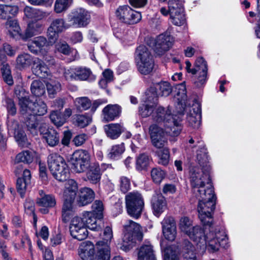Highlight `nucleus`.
I'll return each mask as SVG.
<instances>
[{"instance_id": "f257e3e1", "label": "nucleus", "mask_w": 260, "mask_h": 260, "mask_svg": "<svg viewBox=\"0 0 260 260\" xmlns=\"http://www.w3.org/2000/svg\"><path fill=\"white\" fill-rule=\"evenodd\" d=\"M211 225H208V229L195 225L187 235L200 247L206 246L209 252L214 253L218 251L220 246L228 247V239L224 230L214 229Z\"/></svg>"}, {"instance_id": "f03ea898", "label": "nucleus", "mask_w": 260, "mask_h": 260, "mask_svg": "<svg viewBox=\"0 0 260 260\" xmlns=\"http://www.w3.org/2000/svg\"><path fill=\"white\" fill-rule=\"evenodd\" d=\"M207 192L200 196H194L198 200L199 217L204 225H210L213 223V213L215 209L216 197L213 187L209 185Z\"/></svg>"}, {"instance_id": "7ed1b4c3", "label": "nucleus", "mask_w": 260, "mask_h": 260, "mask_svg": "<svg viewBox=\"0 0 260 260\" xmlns=\"http://www.w3.org/2000/svg\"><path fill=\"white\" fill-rule=\"evenodd\" d=\"M171 114L169 108L167 110L164 108H159L153 115V121L165 127V132L166 134L175 137L178 136L182 130L180 124L181 117L178 116L176 118V115L173 116Z\"/></svg>"}, {"instance_id": "20e7f679", "label": "nucleus", "mask_w": 260, "mask_h": 260, "mask_svg": "<svg viewBox=\"0 0 260 260\" xmlns=\"http://www.w3.org/2000/svg\"><path fill=\"white\" fill-rule=\"evenodd\" d=\"M209 171L201 169L198 167L192 168L190 170V181L193 196H200L207 192V189L210 185Z\"/></svg>"}, {"instance_id": "39448f33", "label": "nucleus", "mask_w": 260, "mask_h": 260, "mask_svg": "<svg viewBox=\"0 0 260 260\" xmlns=\"http://www.w3.org/2000/svg\"><path fill=\"white\" fill-rule=\"evenodd\" d=\"M124 228L121 248L127 251L135 245L137 241L142 240L143 233L140 224L131 220L126 222Z\"/></svg>"}, {"instance_id": "423d86ee", "label": "nucleus", "mask_w": 260, "mask_h": 260, "mask_svg": "<svg viewBox=\"0 0 260 260\" xmlns=\"http://www.w3.org/2000/svg\"><path fill=\"white\" fill-rule=\"evenodd\" d=\"M48 167L52 175L57 180H66L69 175V169L67 164L60 155L56 153H52L48 157Z\"/></svg>"}, {"instance_id": "0eeeda50", "label": "nucleus", "mask_w": 260, "mask_h": 260, "mask_svg": "<svg viewBox=\"0 0 260 260\" xmlns=\"http://www.w3.org/2000/svg\"><path fill=\"white\" fill-rule=\"evenodd\" d=\"M19 104L20 107V112L22 115L43 116L47 112V106L45 103L41 99H37L32 102L26 98H22L19 99Z\"/></svg>"}, {"instance_id": "6e6552de", "label": "nucleus", "mask_w": 260, "mask_h": 260, "mask_svg": "<svg viewBox=\"0 0 260 260\" xmlns=\"http://www.w3.org/2000/svg\"><path fill=\"white\" fill-rule=\"evenodd\" d=\"M125 204L128 215L138 219L141 215L144 205L141 194L138 191L128 193L125 196Z\"/></svg>"}, {"instance_id": "1a4fd4ad", "label": "nucleus", "mask_w": 260, "mask_h": 260, "mask_svg": "<svg viewBox=\"0 0 260 260\" xmlns=\"http://www.w3.org/2000/svg\"><path fill=\"white\" fill-rule=\"evenodd\" d=\"M168 7L172 22L177 26L183 25L185 22V17L182 1L169 0Z\"/></svg>"}, {"instance_id": "9d476101", "label": "nucleus", "mask_w": 260, "mask_h": 260, "mask_svg": "<svg viewBox=\"0 0 260 260\" xmlns=\"http://www.w3.org/2000/svg\"><path fill=\"white\" fill-rule=\"evenodd\" d=\"M116 15L121 22L128 24L137 23L142 18L140 12L133 10L127 5L119 7L116 11Z\"/></svg>"}, {"instance_id": "9b49d317", "label": "nucleus", "mask_w": 260, "mask_h": 260, "mask_svg": "<svg viewBox=\"0 0 260 260\" xmlns=\"http://www.w3.org/2000/svg\"><path fill=\"white\" fill-rule=\"evenodd\" d=\"M64 75L67 80H80L94 81L96 77L94 75L90 70L85 67H78L75 69L70 68L66 69Z\"/></svg>"}, {"instance_id": "f8f14e48", "label": "nucleus", "mask_w": 260, "mask_h": 260, "mask_svg": "<svg viewBox=\"0 0 260 260\" xmlns=\"http://www.w3.org/2000/svg\"><path fill=\"white\" fill-rule=\"evenodd\" d=\"M184 111L187 113V120L189 125L194 128H198L201 120V108L200 105L195 103L192 107L187 106L184 110L181 109L178 111L179 116L180 117Z\"/></svg>"}, {"instance_id": "ddd939ff", "label": "nucleus", "mask_w": 260, "mask_h": 260, "mask_svg": "<svg viewBox=\"0 0 260 260\" xmlns=\"http://www.w3.org/2000/svg\"><path fill=\"white\" fill-rule=\"evenodd\" d=\"M110 167L109 164L103 163L100 165L97 162L91 163L86 172L85 180L92 184L100 183L103 173Z\"/></svg>"}, {"instance_id": "4468645a", "label": "nucleus", "mask_w": 260, "mask_h": 260, "mask_svg": "<svg viewBox=\"0 0 260 260\" xmlns=\"http://www.w3.org/2000/svg\"><path fill=\"white\" fill-rule=\"evenodd\" d=\"M153 48L157 55L164 54L172 45L173 38L168 33L159 35L155 40H152Z\"/></svg>"}, {"instance_id": "2eb2a0df", "label": "nucleus", "mask_w": 260, "mask_h": 260, "mask_svg": "<svg viewBox=\"0 0 260 260\" xmlns=\"http://www.w3.org/2000/svg\"><path fill=\"white\" fill-rule=\"evenodd\" d=\"M70 231L72 236L79 241L85 239L88 235V231L82 217L75 216L72 219Z\"/></svg>"}, {"instance_id": "dca6fc26", "label": "nucleus", "mask_w": 260, "mask_h": 260, "mask_svg": "<svg viewBox=\"0 0 260 260\" xmlns=\"http://www.w3.org/2000/svg\"><path fill=\"white\" fill-rule=\"evenodd\" d=\"M188 73L194 75V84L198 88H201L206 84L208 77L207 66H185Z\"/></svg>"}, {"instance_id": "f3484780", "label": "nucleus", "mask_w": 260, "mask_h": 260, "mask_svg": "<svg viewBox=\"0 0 260 260\" xmlns=\"http://www.w3.org/2000/svg\"><path fill=\"white\" fill-rule=\"evenodd\" d=\"M149 133L152 145L158 149L165 148L167 143L166 134L162 128L153 124L150 126Z\"/></svg>"}, {"instance_id": "a211bd4d", "label": "nucleus", "mask_w": 260, "mask_h": 260, "mask_svg": "<svg viewBox=\"0 0 260 260\" xmlns=\"http://www.w3.org/2000/svg\"><path fill=\"white\" fill-rule=\"evenodd\" d=\"M69 26L63 18H58L53 19L47 29V36L51 43H54L58 38V34L62 32Z\"/></svg>"}, {"instance_id": "6ab92c4d", "label": "nucleus", "mask_w": 260, "mask_h": 260, "mask_svg": "<svg viewBox=\"0 0 260 260\" xmlns=\"http://www.w3.org/2000/svg\"><path fill=\"white\" fill-rule=\"evenodd\" d=\"M69 19L72 22L73 25L77 27H84L89 23L90 15L85 9L78 8L72 11Z\"/></svg>"}, {"instance_id": "aec40b11", "label": "nucleus", "mask_w": 260, "mask_h": 260, "mask_svg": "<svg viewBox=\"0 0 260 260\" xmlns=\"http://www.w3.org/2000/svg\"><path fill=\"white\" fill-rule=\"evenodd\" d=\"M162 234L166 239L173 241L176 237V222L173 217L166 216L161 222Z\"/></svg>"}, {"instance_id": "412c9836", "label": "nucleus", "mask_w": 260, "mask_h": 260, "mask_svg": "<svg viewBox=\"0 0 260 260\" xmlns=\"http://www.w3.org/2000/svg\"><path fill=\"white\" fill-rule=\"evenodd\" d=\"M49 42L43 36L35 37L27 44L28 49L33 54H43L47 52Z\"/></svg>"}, {"instance_id": "4be33fe9", "label": "nucleus", "mask_w": 260, "mask_h": 260, "mask_svg": "<svg viewBox=\"0 0 260 260\" xmlns=\"http://www.w3.org/2000/svg\"><path fill=\"white\" fill-rule=\"evenodd\" d=\"M135 61L137 65H152L154 64L153 56L148 49L144 45H140L135 52Z\"/></svg>"}, {"instance_id": "5701e85b", "label": "nucleus", "mask_w": 260, "mask_h": 260, "mask_svg": "<svg viewBox=\"0 0 260 260\" xmlns=\"http://www.w3.org/2000/svg\"><path fill=\"white\" fill-rule=\"evenodd\" d=\"M90 161V155L87 151H79L75 153V162L74 164L75 171L78 173L84 171L88 169Z\"/></svg>"}, {"instance_id": "b1692460", "label": "nucleus", "mask_w": 260, "mask_h": 260, "mask_svg": "<svg viewBox=\"0 0 260 260\" xmlns=\"http://www.w3.org/2000/svg\"><path fill=\"white\" fill-rule=\"evenodd\" d=\"M151 207L154 215L158 217L167 208V203L161 193H155L152 197Z\"/></svg>"}, {"instance_id": "393cba45", "label": "nucleus", "mask_w": 260, "mask_h": 260, "mask_svg": "<svg viewBox=\"0 0 260 260\" xmlns=\"http://www.w3.org/2000/svg\"><path fill=\"white\" fill-rule=\"evenodd\" d=\"M40 132L42 135L43 139L50 147L56 146L59 142V134L53 128L41 126Z\"/></svg>"}, {"instance_id": "a878e982", "label": "nucleus", "mask_w": 260, "mask_h": 260, "mask_svg": "<svg viewBox=\"0 0 260 260\" xmlns=\"http://www.w3.org/2000/svg\"><path fill=\"white\" fill-rule=\"evenodd\" d=\"M121 113V107L118 104H109L102 110V115L106 121H113L118 118Z\"/></svg>"}, {"instance_id": "bb28decb", "label": "nucleus", "mask_w": 260, "mask_h": 260, "mask_svg": "<svg viewBox=\"0 0 260 260\" xmlns=\"http://www.w3.org/2000/svg\"><path fill=\"white\" fill-rule=\"evenodd\" d=\"M78 254L82 260H93L95 254L93 244L90 241L83 242L79 248Z\"/></svg>"}, {"instance_id": "cd10ccee", "label": "nucleus", "mask_w": 260, "mask_h": 260, "mask_svg": "<svg viewBox=\"0 0 260 260\" xmlns=\"http://www.w3.org/2000/svg\"><path fill=\"white\" fill-rule=\"evenodd\" d=\"M74 199L63 198L61 217L64 222H68L75 212L74 205Z\"/></svg>"}, {"instance_id": "c85d7f7f", "label": "nucleus", "mask_w": 260, "mask_h": 260, "mask_svg": "<svg viewBox=\"0 0 260 260\" xmlns=\"http://www.w3.org/2000/svg\"><path fill=\"white\" fill-rule=\"evenodd\" d=\"M42 24L38 21H32L28 24L26 29L23 34L20 35V38L24 41L40 34L43 30Z\"/></svg>"}, {"instance_id": "c756f323", "label": "nucleus", "mask_w": 260, "mask_h": 260, "mask_svg": "<svg viewBox=\"0 0 260 260\" xmlns=\"http://www.w3.org/2000/svg\"><path fill=\"white\" fill-rule=\"evenodd\" d=\"M94 198V191L90 188L84 187L80 189L77 202L79 206H83L90 203Z\"/></svg>"}, {"instance_id": "7c9ffc66", "label": "nucleus", "mask_w": 260, "mask_h": 260, "mask_svg": "<svg viewBox=\"0 0 260 260\" xmlns=\"http://www.w3.org/2000/svg\"><path fill=\"white\" fill-rule=\"evenodd\" d=\"M176 94L175 99L177 101L178 105L181 106V109H185L187 106L186 86L184 82L178 84L176 87Z\"/></svg>"}, {"instance_id": "2f4dec72", "label": "nucleus", "mask_w": 260, "mask_h": 260, "mask_svg": "<svg viewBox=\"0 0 260 260\" xmlns=\"http://www.w3.org/2000/svg\"><path fill=\"white\" fill-rule=\"evenodd\" d=\"M82 218L84 221L85 228L93 231H98L101 227L97 224L96 217H95L93 213L89 211H84L82 213Z\"/></svg>"}, {"instance_id": "473e14b6", "label": "nucleus", "mask_w": 260, "mask_h": 260, "mask_svg": "<svg viewBox=\"0 0 260 260\" xmlns=\"http://www.w3.org/2000/svg\"><path fill=\"white\" fill-rule=\"evenodd\" d=\"M40 198L37 200V204L41 207L46 208H52L56 205L55 197L52 194H45L43 190L39 191Z\"/></svg>"}, {"instance_id": "72a5a7b5", "label": "nucleus", "mask_w": 260, "mask_h": 260, "mask_svg": "<svg viewBox=\"0 0 260 260\" xmlns=\"http://www.w3.org/2000/svg\"><path fill=\"white\" fill-rule=\"evenodd\" d=\"M77 191L78 185L76 182L73 179H69L64 184L63 198L75 199Z\"/></svg>"}, {"instance_id": "f704fd0d", "label": "nucleus", "mask_w": 260, "mask_h": 260, "mask_svg": "<svg viewBox=\"0 0 260 260\" xmlns=\"http://www.w3.org/2000/svg\"><path fill=\"white\" fill-rule=\"evenodd\" d=\"M138 260H156L152 246L149 244L143 245L138 252Z\"/></svg>"}, {"instance_id": "c9c22d12", "label": "nucleus", "mask_w": 260, "mask_h": 260, "mask_svg": "<svg viewBox=\"0 0 260 260\" xmlns=\"http://www.w3.org/2000/svg\"><path fill=\"white\" fill-rule=\"evenodd\" d=\"M18 12V7L16 6L0 4V18L2 19H10Z\"/></svg>"}, {"instance_id": "e433bc0d", "label": "nucleus", "mask_w": 260, "mask_h": 260, "mask_svg": "<svg viewBox=\"0 0 260 260\" xmlns=\"http://www.w3.org/2000/svg\"><path fill=\"white\" fill-rule=\"evenodd\" d=\"M57 49L59 52L67 55V62H71L78 58V52L76 49H71L67 43H62L58 45Z\"/></svg>"}, {"instance_id": "4c0bfd02", "label": "nucleus", "mask_w": 260, "mask_h": 260, "mask_svg": "<svg viewBox=\"0 0 260 260\" xmlns=\"http://www.w3.org/2000/svg\"><path fill=\"white\" fill-rule=\"evenodd\" d=\"M160 246L163 252L164 260H179V255L174 247L167 246L164 241L161 242Z\"/></svg>"}, {"instance_id": "58836bf2", "label": "nucleus", "mask_w": 260, "mask_h": 260, "mask_svg": "<svg viewBox=\"0 0 260 260\" xmlns=\"http://www.w3.org/2000/svg\"><path fill=\"white\" fill-rule=\"evenodd\" d=\"M24 12L27 18L34 19L36 20V21L42 20L48 15L47 12L30 7H26L24 9Z\"/></svg>"}, {"instance_id": "ea45409f", "label": "nucleus", "mask_w": 260, "mask_h": 260, "mask_svg": "<svg viewBox=\"0 0 260 260\" xmlns=\"http://www.w3.org/2000/svg\"><path fill=\"white\" fill-rule=\"evenodd\" d=\"M197 160L201 169L210 171L211 167L209 163V158L207 154V149L205 147H202L197 152Z\"/></svg>"}, {"instance_id": "a19ab883", "label": "nucleus", "mask_w": 260, "mask_h": 260, "mask_svg": "<svg viewBox=\"0 0 260 260\" xmlns=\"http://www.w3.org/2000/svg\"><path fill=\"white\" fill-rule=\"evenodd\" d=\"M107 136L111 139L118 138L122 132V126L118 123H111L105 126Z\"/></svg>"}, {"instance_id": "79ce46f5", "label": "nucleus", "mask_w": 260, "mask_h": 260, "mask_svg": "<svg viewBox=\"0 0 260 260\" xmlns=\"http://www.w3.org/2000/svg\"><path fill=\"white\" fill-rule=\"evenodd\" d=\"M17 65H42L40 60L28 53L19 55L16 59Z\"/></svg>"}, {"instance_id": "37998d69", "label": "nucleus", "mask_w": 260, "mask_h": 260, "mask_svg": "<svg viewBox=\"0 0 260 260\" xmlns=\"http://www.w3.org/2000/svg\"><path fill=\"white\" fill-rule=\"evenodd\" d=\"M6 26L10 36L13 38H20V35L23 34L20 32V27L16 20L8 19L6 22Z\"/></svg>"}, {"instance_id": "c03bdc74", "label": "nucleus", "mask_w": 260, "mask_h": 260, "mask_svg": "<svg viewBox=\"0 0 260 260\" xmlns=\"http://www.w3.org/2000/svg\"><path fill=\"white\" fill-rule=\"evenodd\" d=\"M156 105L144 103V104L139 107V113L143 117H147L150 115H152V119H153V115L156 112L157 110L159 108H164L161 107H158L154 111Z\"/></svg>"}, {"instance_id": "a18cd8bd", "label": "nucleus", "mask_w": 260, "mask_h": 260, "mask_svg": "<svg viewBox=\"0 0 260 260\" xmlns=\"http://www.w3.org/2000/svg\"><path fill=\"white\" fill-rule=\"evenodd\" d=\"M183 260H201L197 256V253L194 246L187 242L183 254Z\"/></svg>"}, {"instance_id": "49530a36", "label": "nucleus", "mask_w": 260, "mask_h": 260, "mask_svg": "<svg viewBox=\"0 0 260 260\" xmlns=\"http://www.w3.org/2000/svg\"><path fill=\"white\" fill-rule=\"evenodd\" d=\"M26 119L25 124L28 130L34 135H37L38 133V127L39 123L35 116L32 115H23Z\"/></svg>"}, {"instance_id": "de8ad7c7", "label": "nucleus", "mask_w": 260, "mask_h": 260, "mask_svg": "<svg viewBox=\"0 0 260 260\" xmlns=\"http://www.w3.org/2000/svg\"><path fill=\"white\" fill-rule=\"evenodd\" d=\"M74 105L76 108L80 111L88 109L91 106L90 100L86 96H82L74 100Z\"/></svg>"}, {"instance_id": "09e8293b", "label": "nucleus", "mask_w": 260, "mask_h": 260, "mask_svg": "<svg viewBox=\"0 0 260 260\" xmlns=\"http://www.w3.org/2000/svg\"><path fill=\"white\" fill-rule=\"evenodd\" d=\"M155 153L158 158V163L159 164L165 166L169 164L170 161V151L169 148L165 147L159 149Z\"/></svg>"}, {"instance_id": "8fccbe9b", "label": "nucleus", "mask_w": 260, "mask_h": 260, "mask_svg": "<svg viewBox=\"0 0 260 260\" xmlns=\"http://www.w3.org/2000/svg\"><path fill=\"white\" fill-rule=\"evenodd\" d=\"M153 87L156 90H159V94L161 96H167L172 92V89L170 84L166 81H162L153 84Z\"/></svg>"}, {"instance_id": "3c124183", "label": "nucleus", "mask_w": 260, "mask_h": 260, "mask_svg": "<svg viewBox=\"0 0 260 260\" xmlns=\"http://www.w3.org/2000/svg\"><path fill=\"white\" fill-rule=\"evenodd\" d=\"M193 221L187 216L182 217L179 220V228L181 231L186 235L193 228Z\"/></svg>"}, {"instance_id": "603ef678", "label": "nucleus", "mask_w": 260, "mask_h": 260, "mask_svg": "<svg viewBox=\"0 0 260 260\" xmlns=\"http://www.w3.org/2000/svg\"><path fill=\"white\" fill-rule=\"evenodd\" d=\"M91 121V117L85 114L75 115L73 118V123L81 128L87 126Z\"/></svg>"}, {"instance_id": "864d4df0", "label": "nucleus", "mask_w": 260, "mask_h": 260, "mask_svg": "<svg viewBox=\"0 0 260 260\" xmlns=\"http://www.w3.org/2000/svg\"><path fill=\"white\" fill-rule=\"evenodd\" d=\"M157 92L154 87H151L146 90L143 97V101L144 103H148L156 105L157 101Z\"/></svg>"}, {"instance_id": "5fc2aeb1", "label": "nucleus", "mask_w": 260, "mask_h": 260, "mask_svg": "<svg viewBox=\"0 0 260 260\" xmlns=\"http://www.w3.org/2000/svg\"><path fill=\"white\" fill-rule=\"evenodd\" d=\"M47 89L50 98H53L54 95L60 90L61 85L59 82L55 80L50 79L46 82Z\"/></svg>"}, {"instance_id": "6e6d98bb", "label": "nucleus", "mask_w": 260, "mask_h": 260, "mask_svg": "<svg viewBox=\"0 0 260 260\" xmlns=\"http://www.w3.org/2000/svg\"><path fill=\"white\" fill-rule=\"evenodd\" d=\"M24 208L25 212L28 215L33 216V224L35 229L37 228V217L35 213V203L34 201L30 199H27L24 204Z\"/></svg>"}, {"instance_id": "4d7b16f0", "label": "nucleus", "mask_w": 260, "mask_h": 260, "mask_svg": "<svg viewBox=\"0 0 260 260\" xmlns=\"http://www.w3.org/2000/svg\"><path fill=\"white\" fill-rule=\"evenodd\" d=\"M124 150L123 143L113 145L109 150L108 156L113 159H118L123 153Z\"/></svg>"}, {"instance_id": "13d9d810", "label": "nucleus", "mask_w": 260, "mask_h": 260, "mask_svg": "<svg viewBox=\"0 0 260 260\" xmlns=\"http://www.w3.org/2000/svg\"><path fill=\"white\" fill-rule=\"evenodd\" d=\"M34 158L33 152L29 151H23L18 153L15 158L17 162H23L26 164H30L32 162Z\"/></svg>"}, {"instance_id": "bf43d9fd", "label": "nucleus", "mask_w": 260, "mask_h": 260, "mask_svg": "<svg viewBox=\"0 0 260 260\" xmlns=\"http://www.w3.org/2000/svg\"><path fill=\"white\" fill-rule=\"evenodd\" d=\"M110 247L108 245H104L98 249L93 260H110Z\"/></svg>"}, {"instance_id": "052dcab7", "label": "nucleus", "mask_w": 260, "mask_h": 260, "mask_svg": "<svg viewBox=\"0 0 260 260\" xmlns=\"http://www.w3.org/2000/svg\"><path fill=\"white\" fill-rule=\"evenodd\" d=\"M31 91L36 96L43 95L45 92V87L43 83L39 80L34 81L31 84Z\"/></svg>"}, {"instance_id": "680f3d73", "label": "nucleus", "mask_w": 260, "mask_h": 260, "mask_svg": "<svg viewBox=\"0 0 260 260\" xmlns=\"http://www.w3.org/2000/svg\"><path fill=\"white\" fill-rule=\"evenodd\" d=\"M72 0H56L54 9L56 13L66 11L72 5Z\"/></svg>"}, {"instance_id": "e2e57ef3", "label": "nucleus", "mask_w": 260, "mask_h": 260, "mask_svg": "<svg viewBox=\"0 0 260 260\" xmlns=\"http://www.w3.org/2000/svg\"><path fill=\"white\" fill-rule=\"evenodd\" d=\"M50 118L51 122L57 127L62 126L66 122L65 118L58 111H52L50 114Z\"/></svg>"}, {"instance_id": "0e129e2a", "label": "nucleus", "mask_w": 260, "mask_h": 260, "mask_svg": "<svg viewBox=\"0 0 260 260\" xmlns=\"http://www.w3.org/2000/svg\"><path fill=\"white\" fill-rule=\"evenodd\" d=\"M14 138L19 146L23 147L27 146L28 143L26 135L22 129H18L15 130Z\"/></svg>"}, {"instance_id": "69168bd1", "label": "nucleus", "mask_w": 260, "mask_h": 260, "mask_svg": "<svg viewBox=\"0 0 260 260\" xmlns=\"http://www.w3.org/2000/svg\"><path fill=\"white\" fill-rule=\"evenodd\" d=\"M149 158L146 154H141L137 159L136 169L138 171L145 170L149 165Z\"/></svg>"}, {"instance_id": "338daca9", "label": "nucleus", "mask_w": 260, "mask_h": 260, "mask_svg": "<svg viewBox=\"0 0 260 260\" xmlns=\"http://www.w3.org/2000/svg\"><path fill=\"white\" fill-rule=\"evenodd\" d=\"M119 187L120 191L125 193L127 192L131 188V180L128 177L122 176L119 179Z\"/></svg>"}, {"instance_id": "774afa93", "label": "nucleus", "mask_w": 260, "mask_h": 260, "mask_svg": "<svg viewBox=\"0 0 260 260\" xmlns=\"http://www.w3.org/2000/svg\"><path fill=\"white\" fill-rule=\"evenodd\" d=\"M152 180L156 183H159L161 182L165 176V173L160 168H153L151 172Z\"/></svg>"}]
</instances>
